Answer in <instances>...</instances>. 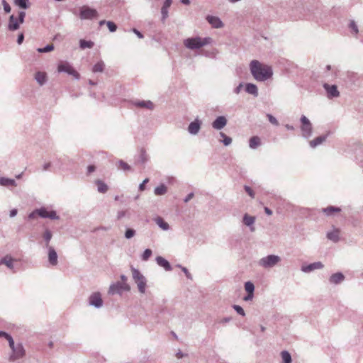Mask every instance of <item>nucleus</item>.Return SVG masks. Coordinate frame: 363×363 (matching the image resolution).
Returning a JSON list of instances; mask_svg holds the SVG:
<instances>
[{"label":"nucleus","instance_id":"nucleus-1","mask_svg":"<svg viewBox=\"0 0 363 363\" xmlns=\"http://www.w3.org/2000/svg\"><path fill=\"white\" fill-rule=\"evenodd\" d=\"M250 70L252 76L258 81H264L269 79L272 74L270 67L262 64L257 60H252L251 62Z\"/></svg>","mask_w":363,"mask_h":363},{"label":"nucleus","instance_id":"nucleus-2","mask_svg":"<svg viewBox=\"0 0 363 363\" xmlns=\"http://www.w3.org/2000/svg\"><path fill=\"white\" fill-rule=\"evenodd\" d=\"M211 43V38H189L184 41V45L189 49L195 50L203 48Z\"/></svg>","mask_w":363,"mask_h":363},{"label":"nucleus","instance_id":"nucleus-3","mask_svg":"<svg viewBox=\"0 0 363 363\" xmlns=\"http://www.w3.org/2000/svg\"><path fill=\"white\" fill-rule=\"evenodd\" d=\"M37 217H40L43 218H49L51 220H55L59 218L58 216L57 215V213L55 211L45 207H43L39 209L35 210L29 216V218H35Z\"/></svg>","mask_w":363,"mask_h":363},{"label":"nucleus","instance_id":"nucleus-4","mask_svg":"<svg viewBox=\"0 0 363 363\" xmlns=\"http://www.w3.org/2000/svg\"><path fill=\"white\" fill-rule=\"evenodd\" d=\"M26 13L21 11L18 13V17L16 18L13 15H11L9 18V29L10 30H16L18 29L20 25L23 23Z\"/></svg>","mask_w":363,"mask_h":363},{"label":"nucleus","instance_id":"nucleus-5","mask_svg":"<svg viewBox=\"0 0 363 363\" xmlns=\"http://www.w3.org/2000/svg\"><path fill=\"white\" fill-rule=\"evenodd\" d=\"M301 131L302 135L308 138L312 134V124L310 121L305 116H302L301 117Z\"/></svg>","mask_w":363,"mask_h":363},{"label":"nucleus","instance_id":"nucleus-6","mask_svg":"<svg viewBox=\"0 0 363 363\" xmlns=\"http://www.w3.org/2000/svg\"><path fill=\"white\" fill-rule=\"evenodd\" d=\"M10 347L12 350V354L9 357L11 361H15L24 357L26 352L21 344L15 345L13 343V347L10 346Z\"/></svg>","mask_w":363,"mask_h":363},{"label":"nucleus","instance_id":"nucleus-7","mask_svg":"<svg viewBox=\"0 0 363 363\" xmlns=\"http://www.w3.org/2000/svg\"><path fill=\"white\" fill-rule=\"evenodd\" d=\"M97 11L87 6H83L80 8L79 17L81 19H91L97 16Z\"/></svg>","mask_w":363,"mask_h":363},{"label":"nucleus","instance_id":"nucleus-8","mask_svg":"<svg viewBox=\"0 0 363 363\" xmlns=\"http://www.w3.org/2000/svg\"><path fill=\"white\" fill-rule=\"evenodd\" d=\"M57 71L59 72H66L76 78L79 76V73L67 62H60L57 67Z\"/></svg>","mask_w":363,"mask_h":363},{"label":"nucleus","instance_id":"nucleus-9","mask_svg":"<svg viewBox=\"0 0 363 363\" xmlns=\"http://www.w3.org/2000/svg\"><path fill=\"white\" fill-rule=\"evenodd\" d=\"M280 261V257L276 255H269L260 259L259 264L264 267H272Z\"/></svg>","mask_w":363,"mask_h":363},{"label":"nucleus","instance_id":"nucleus-10","mask_svg":"<svg viewBox=\"0 0 363 363\" xmlns=\"http://www.w3.org/2000/svg\"><path fill=\"white\" fill-rule=\"evenodd\" d=\"M130 286L126 283H117L110 286L108 294H120L123 291H129Z\"/></svg>","mask_w":363,"mask_h":363},{"label":"nucleus","instance_id":"nucleus-11","mask_svg":"<svg viewBox=\"0 0 363 363\" xmlns=\"http://www.w3.org/2000/svg\"><path fill=\"white\" fill-rule=\"evenodd\" d=\"M323 87L327 92L328 97L330 99L338 97L340 92L337 90L336 85H329L328 84H324Z\"/></svg>","mask_w":363,"mask_h":363},{"label":"nucleus","instance_id":"nucleus-12","mask_svg":"<svg viewBox=\"0 0 363 363\" xmlns=\"http://www.w3.org/2000/svg\"><path fill=\"white\" fill-rule=\"evenodd\" d=\"M89 303L91 305L96 307H100L102 306L103 301L100 293L95 292L92 294L89 297Z\"/></svg>","mask_w":363,"mask_h":363},{"label":"nucleus","instance_id":"nucleus-13","mask_svg":"<svg viewBox=\"0 0 363 363\" xmlns=\"http://www.w3.org/2000/svg\"><path fill=\"white\" fill-rule=\"evenodd\" d=\"M342 209L339 207L329 206L326 208H323L320 211L327 216H333L337 213H340Z\"/></svg>","mask_w":363,"mask_h":363},{"label":"nucleus","instance_id":"nucleus-14","mask_svg":"<svg viewBox=\"0 0 363 363\" xmlns=\"http://www.w3.org/2000/svg\"><path fill=\"white\" fill-rule=\"evenodd\" d=\"M323 264L321 262H314V263H312V264H310L308 265H303L301 267V269L304 272H310L315 269H321V268H323Z\"/></svg>","mask_w":363,"mask_h":363},{"label":"nucleus","instance_id":"nucleus-15","mask_svg":"<svg viewBox=\"0 0 363 363\" xmlns=\"http://www.w3.org/2000/svg\"><path fill=\"white\" fill-rule=\"evenodd\" d=\"M227 123V120L224 116H218L212 123L213 128L220 130Z\"/></svg>","mask_w":363,"mask_h":363},{"label":"nucleus","instance_id":"nucleus-16","mask_svg":"<svg viewBox=\"0 0 363 363\" xmlns=\"http://www.w3.org/2000/svg\"><path fill=\"white\" fill-rule=\"evenodd\" d=\"M48 260L52 266H55L57 264V255L52 247H48Z\"/></svg>","mask_w":363,"mask_h":363},{"label":"nucleus","instance_id":"nucleus-17","mask_svg":"<svg viewBox=\"0 0 363 363\" xmlns=\"http://www.w3.org/2000/svg\"><path fill=\"white\" fill-rule=\"evenodd\" d=\"M206 20L213 28H218L223 27L222 21L216 16H208Z\"/></svg>","mask_w":363,"mask_h":363},{"label":"nucleus","instance_id":"nucleus-18","mask_svg":"<svg viewBox=\"0 0 363 363\" xmlns=\"http://www.w3.org/2000/svg\"><path fill=\"white\" fill-rule=\"evenodd\" d=\"M328 137V135H320L315 139L310 141V146L313 148L317 147L318 145L322 144L323 142L325 141L326 138Z\"/></svg>","mask_w":363,"mask_h":363},{"label":"nucleus","instance_id":"nucleus-19","mask_svg":"<svg viewBox=\"0 0 363 363\" xmlns=\"http://www.w3.org/2000/svg\"><path fill=\"white\" fill-rule=\"evenodd\" d=\"M245 289L246 291L248 293V295H247V296L245 297L244 299L245 301L251 299L253 296V292H254V289H255L254 284L250 281H247L245 284Z\"/></svg>","mask_w":363,"mask_h":363},{"label":"nucleus","instance_id":"nucleus-20","mask_svg":"<svg viewBox=\"0 0 363 363\" xmlns=\"http://www.w3.org/2000/svg\"><path fill=\"white\" fill-rule=\"evenodd\" d=\"M135 106L137 107L147 108V109H153L154 104L150 101H138L134 103Z\"/></svg>","mask_w":363,"mask_h":363},{"label":"nucleus","instance_id":"nucleus-21","mask_svg":"<svg viewBox=\"0 0 363 363\" xmlns=\"http://www.w3.org/2000/svg\"><path fill=\"white\" fill-rule=\"evenodd\" d=\"M156 261H157V263L158 264V265L164 268L165 270H167V271L171 270V266H170L169 262L167 260H166L164 258H163L162 257H160V256L157 257L156 258Z\"/></svg>","mask_w":363,"mask_h":363},{"label":"nucleus","instance_id":"nucleus-22","mask_svg":"<svg viewBox=\"0 0 363 363\" xmlns=\"http://www.w3.org/2000/svg\"><path fill=\"white\" fill-rule=\"evenodd\" d=\"M189 131L191 134H196L200 130V123L198 121L191 122L188 128Z\"/></svg>","mask_w":363,"mask_h":363},{"label":"nucleus","instance_id":"nucleus-23","mask_svg":"<svg viewBox=\"0 0 363 363\" xmlns=\"http://www.w3.org/2000/svg\"><path fill=\"white\" fill-rule=\"evenodd\" d=\"M35 79L36 81L40 84H43L47 79V75L45 72H38L35 75Z\"/></svg>","mask_w":363,"mask_h":363},{"label":"nucleus","instance_id":"nucleus-24","mask_svg":"<svg viewBox=\"0 0 363 363\" xmlns=\"http://www.w3.org/2000/svg\"><path fill=\"white\" fill-rule=\"evenodd\" d=\"M339 235H340V230L338 228H335L333 231H331L327 234L328 238L334 242H336L338 240Z\"/></svg>","mask_w":363,"mask_h":363},{"label":"nucleus","instance_id":"nucleus-25","mask_svg":"<svg viewBox=\"0 0 363 363\" xmlns=\"http://www.w3.org/2000/svg\"><path fill=\"white\" fill-rule=\"evenodd\" d=\"M344 276L341 273H336L333 274L330 278V281L334 284H338L343 281Z\"/></svg>","mask_w":363,"mask_h":363},{"label":"nucleus","instance_id":"nucleus-26","mask_svg":"<svg viewBox=\"0 0 363 363\" xmlns=\"http://www.w3.org/2000/svg\"><path fill=\"white\" fill-rule=\"evenodd\" d=\"M0 185L5 186H16V182L11 179L0 177Z\"/></svg>","mask_w":363,"mask_h":363},{"label":"nucleus","instance_id":"nucleus-27","mask_svg":"<svg viewBox=\"0 0 363 363\" xmlns=\"http://www.w3.org/2000/svg\"><path fill=\"white\" fill-rule=\"evenodd\" d=\"M167 188L164 184H160L155 189V194L157 196H162L167 193Z\"/></svg>","mask_w":363,"mask_h":363},{"label":"nucleus","instance_id":"nucleus-28","mask_svg":"<svg viewBox=\"0 0 363 363\" xmlns=\"http://www.w3.org/2000/svg\"><path fill=\"white\" fill-rule=\"evenodd\" d=\"M13 259L9 255L5 256L0 262V264H4L9 268H13Z\"/></svg>","mask_w":363,"mask_h":363},{"label":"nucleus","instance_id":"nucleus-29","mask_svg":"<svg viewBox=\"0 0 363 363\" xmlns=\"http://www.w3.org/2000/svg\"><path fill=\"white\" fill-rule=\"evenodd\" d=\"M246 91L249 94H253L255 96L257 95V88L256 85L253 84H247L246 86Z\"/></svg>","mask_w":363,"mask_h":363},{"label":"nucleus","instance_id":"nucleus-30","mask_svg":"<svg viewBox=\"0 0 363 363\" xmlns=\"http://www.w3.org/2000/svg\"><path fill=\"white\" fill-rule=\"evenodd\" d=\"M172 0H165L164 5L162 8V13L163 18H166L167 16L168 9L171 6Z\"/></svg>","mask_w":363,"mask_h":363},{"label":"nucleus","instance_id":"nucleus-31","mask_svg":"<svg viewBox=\"0 0 363 363\" xmlns=\"http://www.w3.org/2000/svg\"><path fill=\"white\" fill-rule=\"evenodd\" d=\"M260 145V139L257 136H254L250 140V147L251 148H256Z\"/></svg>","mask_w":363,"mask_h":363},{"label":"nucleus","instance_id":"nucleus-32","mask_svg":"<svg viewBox=\"0 0 363 363\" xmlns=\"http://www.w3.org/2000/svg\"><path fill=\"white\" fill-rule=\"evenodd\" d=\"M104 69V63L102 61L97 62L92 69L94 72H102Z\"/></svg>","mask_w":363,"mask_h":363},{"label":"nucleus","instance_id":"nucleus-33","mask_svg":"<svg viewBox=\"0 0 363 363\" xmlns=\"http://www.w3.org/2000/svg\"><path fill=\"white\" fill-rule=\"evenodd\" d=\"M96 185L98 187V191L101 193H105L108 190L107 185L100 180L96 182Z\"/></svg>","mask_w":363,"mask_h":363},{"label":"nucleus","instance_id":"nucleus-34","mask_svg":"<svg viewBox=\"0 0 363 363\" xmlns=\"http://www.w3.org/2000/svg\"><path fill=\"white\" fill-rule=\"evenodd\" d=\"M255 222V217L245 214L243 218V223L246 225H251Z\"/></svg>","mask_w":363,"mask_h":363},{"label":"nucleus","instance_id":"nucleus-35","mask_svg":"<svg viewBox=\"0 0 363 363\" xmlns=\"http://www.w3.org/2000/svg\"><path fill=\"white\" fill-rule=\"evenodd\" d=\"M79 43H80V48L82 49L91 48L94 46V43L90 40L86 41L85 40H81Z\"/></svg>","mask_w":363,"mask_h":363},{"label":"nucleus","instance_id":"nucleus-36","mask_svg":"<svg viewBox=\"0 0 363 363\" xmlns=\"http://www.w3.org/2000/svg\"><path fill=\"white\" fill-rule=\"evenodd\" d=\"M28 0H15L14 4L21 9H26L28 8Z\"/></svg>","mask_w":363,"mask_h":363},{"label":"nucleus","instance_id":"nucleus-37","mask_svg":"<svg viewBox=\"0 0 363 363\" xmlns=\"http://www.w3.org/2000/svg\"><path fill=\"white\" fill-rule=\"evenodd\" d=\"M133 277L135 282L144 280L143 276L140 273V272L137 269H133Z\"/></svg>","mask_w":363,"mask_h":363},{"label":"nucleus","instance_id":"nucleus-38","mask_svg":"<svg viewBox=\"0 0 363 363\" xmlns=\"http://www.w3.org/2000/svg\"><path fill=\"white\" fill-rule=\"evenodd\" d=\"M281 358L284 363H291V357L290 354L288 352L283 351L281 353Z\"/></svg>","mask_w":363,"mask_h":363},{"label":"nucleus","instance_id":"nucleus-39","mask_svg":"<svg viewBox=\"0 0 363 363\" xmlns=\"http://www.w3.org/2000/svg\"><path fill=\"white\" fill-rule=\"evenodd\" d=\"M0 337H5L8 340L9 346H12L13 347V340L12 337L10 335H9L8 333H6L5 332L0 331Z\"/></svg>","mask_w":363,"mask_h":363},{"label":"nucleus","instance_id":"nucleus-40","mask_svg":"<svg viewBox=\"0 0 363 363\" xmlns=\"http://www.w3.org/2000/svg\"><path fill=\"white\" fill-rule=\"evenodd\" d=\"M220 135L223 138V143L225 145H228L231 143L232 139L230 137L227 136L224 133L220 132Z\"/></svg>","mask_w":363,"mask_h":363},{"label":"nucleus","instance_id":"nucleus-41","mask_svg":"<svg viewBox=\"0 0 363 363\" xmlns=\"http://www.w3.org/2000/svg\"><path fill=\"white\" fill-rule=\"evenodd\" d=\"M155 223L157 225H159V227L160 228H162V227H168V225L167 223H165L163 219L160 217H157L155 218Z\"/></svg>","mask_w":363,"mask_h":363},{"label":"nucleus","instance_id":"nucleus-42","mask_svg":"<svg viewBox=\"0 0 363 363\" xmlns=\"http://www.w3.org/2000/svg\"><path fill=\"white\" fill-rule=\"evenodd\" d=\"M138 284V289L140 292L145 293V279L142 281H139L136 282Z\"/></svg>","mask_w":363,"mask_h":363},{"label":"nucleus","instance_id":"nucleus-43","mask_svg":"<svg viewBox=\"0 0 363 363\" xmlns=\"http://www.w3.org/2000/svg\"><path fill=\"white\" fill-rule=\"evenodd\" d=\"M118 167L124 171L130 170V167L125 162L120 161L118 162Z\"/></svg>","mask_w":363,"mask_h":363},{"label":"nucleus","instance_id":"nucleus-44","mask_svg":"<svg viewBox=\"0 0 363 363\" xmlns=\"http://www.w3.org/2000/svg\"><path fill=\"white\" fill-rule=\"evenodd\" d=\"M53 49H54L53 45L50 44V45H48L44 48L38 49V51L39 52H48L52 51Z\"/></svg>","mask_w":363,"mask_h":363},{"label":"nucleus","instance_id":"nucleus-45","mask_svg":"<svg viewBox=\"0 0 363 363\" xmlns=\"http://www.w3.org/2000/svg\"><path fill=\"white\" fill-rule=\"evenodd\" d=\"M152 255V250H150V249H147L145 250V252H143V256H142V258L144 261H146Z\"/></svg>","mask_w":363,"mask_h":363},{"label":"nucleus","instance_id":"nucleus-46","mask_svg":"<svg viewBox=\"0 0 363 363\" xmlns=\"http://www.w3.org/2000/svg\"><path fill=\"white\" fill-rule=\"evenodd\" d=\"M106 25L111 32H114L117 29L116 25L112 21H107Z\"/></svg>","mask_w":363,"mask_h":363},{"label":"nucleus","instance_id":"nucleus-47","mask_svg":"<svg viewBox=\"0 0 363 363\" xmlns=\"http://www.w3.org/2000/svg\"><path fill=\"white\" fill-rule=\"evenodd\" d=\"M245 191L247 192V194L251 197V198H254L255 197V192L254 191L248 186H245Z\"/></svg>","mask_w":363,"mask_h":363},{"label":"nucleus","instance_id":"nucleus-48","mask_svg":"<svg viewBox=\"0 0 363 363\" xmlns=\"http://www.w3.org/2000/svg\"><path fill=\"white\" fill-rule=\"evenodd\" d=\"M234 309L237 311L238 313H239L240 315L244 316L245 315V311L243 310V308L240 306H238V305H235L233 306Z\"/></svg>","mask_w":363,"mask_h":363},{"label":"nucleus","instance_id":"nucleus-49","mask_svg":"<svg viewBox=\"0 0 363 363\" xmlns=\"http://www.w3.org/2000/svg\"><path fill=\"white\" fill-rule=\"evenodd\" d=\"M43 238L47 242V246H48V242L52 238V234L49 231H46L43 235Z\"/></svg>","mask_w":363,"mask_h":363},{"label":"nucleus","instance_id":"nucleus-50","mask_svg":"<svg viewBox=\"0 0 363 363\" xmlns=\"http://www.w3.org/2000/svg\"><path fill=\"white\" fill-rule=\"evenodd\" d=\"M3 6L6 13H9L11 11V6L5 0H3Z\"/></svg>","mask_w":363,"mask_h":363},{"label":"nucleus","instance_id":"nucleus-51","mask_svg":"<svg viewBox=\"0 0 363 363\" xmlns=\"http://www.w3.org/2000/svg\"><path fill=\"white\" fill-rule=\"evenodd\" d=\"M135 235V230L133 229H128L125 232V238H130Z\"/></svg>","mask_w":363,"mask_h":363},{"label":"nucleus","instance_id":"nucleus-52","mask_svg":"<svg viewBox=\"0 0 363 363\" xmlns=\"http://www.w3.org/2000/svg\"><path fill=\"white\" fill-rule=\"evenodd\" d=\"M267 117L269 118V121L271 123L274 124V125H278V121L272 115L270 114H268L267 115Z\"/></svg>","mask_w":363,"mask_h":363},{"label":"nucleus","instance_id":"nucleus-53","mask_svg":"<svg viewBox=\"0 0 363 363\" xmlns=\"http://www.w3.org/2000/svg\"><path fill=\"white\" fill-rule=\"evenodd\" d=\"M149 179H145L142 184H140L139 189L143 191L145 189V184L148 183Z\"/></svg>","mask_w":363,"mask_h":363},{"label":"nucleus","instance_id":"nucleus-54","mask_svg":"<svg viewBox=\"0 0 363 363\" xmlns=\"http://www.w3.org/2000/svg\"><path fill=\"white\" fill-rule=\"evenodd\" d=\"M350 28H352L355 32V33H358L357 26L356 25V23L354 21H352L350 23Z\"/></svg>","mask_w":363,"mask_h":363},{"label":"nucleus","instance_id":"nucleus-55","mask_svg":"<svg viewBox=\"0 0 363 363\" xmlns=\"http://www.w3.org/2000/svg\"><path fill=\"white\" fill-rule=\"evenodd\" d=\"M23 39H24V37H23V34L21 33V35H18V40H17V42L18 44H21L22 42L23 41Z\"/></svg>","mask_w":363,"mask_h":363},{"label":"nucleus","instance_id":"nucleus-56","mask_svg":"<svg viewBox=\"0 0 363 363\" xmlns=\"http://www.w3.org/2000/svg\"><path fill=\"white\" fill-rule=\"evenodd\" d=\"M193 196H194V194H193V193L189 194L186 196V198L185 199L184 201H185V202H188L190 199H191L193 198Z\"/></svg>","mask_w":363,"mask_h":363},{"label":"nucleus","instance_id":"nucleus-57","mask_svg":"<svg viewBox=\"0 0 363 363\" xmlns=\"http://www.w3.org/2000/svg\"><path fill=\"white\" fill-rule=\"evenodd\" d=\"M95 170V167L94 165H89L88 167V172L89 173H91Z\"/></svg>","mask_w":363,"mask_h":363},{"label":"nucleus","instance_id":"nucleus-58","mask_svg":"<svg viewBox=\"0 0 363 363\" xmlns=\"http://www.w3.org/2000/svg\"><path fill=\"white\" fill-rule=\"evenodd\" d=\"M17 214V210L13 209L10 211V217H13Z\"/></svg>","mask_w":363,"mask_h":363},{"label":"nucleus","instance_id":"nucleus-59","mask_svg":"<svg viewBox=\"0 0 363 363\" xmlns=\"http://www.w3.org/2000/svg\"><path fill=\"white\" fill-rule=\"evenodd\" d=\"M133 32L140 38H142L143 36V35L141 34L140 32H139L138 30L136 29H133Z\"/></svg>","mask_w":363,"mask_h":363},{"label":"nucleus","instance_id":"nucleus-60","mask_svg":"<svg viewBox=\"0 0 363 363\" xmlns=\"http://www.w3.org/2000/svg\"><path fill=\"white\" fill-rule=\"evenodd\" d=\"M264 211H265L266 213L268 215H272V211L267 207L264 208Z\"/></svg>","mask_w":363,"mask_h":363},{"label":"nucleus","instance_id":"nucleus-61","mask_svg":"<svg viewBox=\"0 0 363 363\" xmlns=\"http://www.w3.org/2000/svg\"><path fill=\"white\" fill-rule=\"evenodd\" d=\"M182 2L184 4H189L190 3L189 0H182Z\"/></svg>","mask_w":363,"mask_h":363},{"label":"nucleus","instance_id":"nucleus-62","mask_svg":"<svg viewBox=\"0 0 363 363\" xmlns=\"http://www.w3.org/2000/svg\"><path fill=\"white\" fill-rule=\"evenodd\" d=\"M177 358H179H179H182V354L180 352H178V353L177 354Z\"/></svg>","mask_w":363,"mask_h":363},{"label":"nucleus","instance_id":"nucleus-63","mask_svg":"<svg viewBox=\"0 0 363 363\" xmlns=\"http://www.w3.org/2000/svg\"><path fill=\"white\" fill-rule=\"evenodd\" d=\"M183 271L184 272V273H186V274L188 276V272L186 270V269L184 268L183 269Z\"/></svg>","mask_w":363,"mask_h":363},{"label":"nucleus","instance_id":"nucleus-64","mask_svg":"<svg viewBox=\"0 0 363 363\" xmlns=\"http://www.w3.org/2000/svg\"><path fill=\"white\" fill-rule=\"evenodd\" d=\"M104 23H105V21H100V23H99V24H100V25H103Z\"/></svg>","mask_w":363,"mask_h":363}]
</instances>
